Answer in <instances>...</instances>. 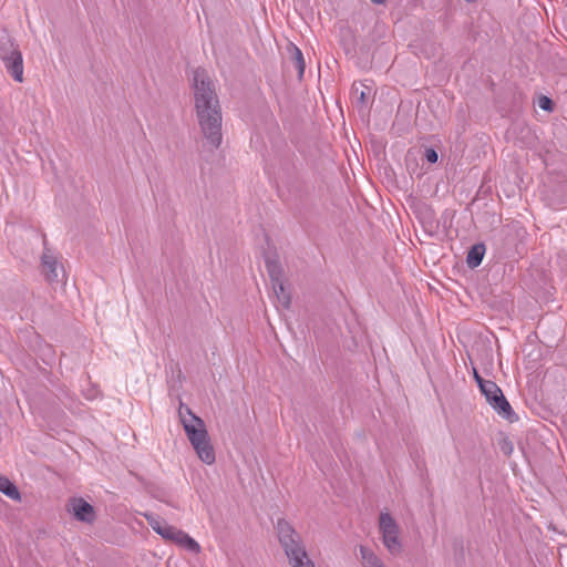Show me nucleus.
<instances>
[{"instance_id":"obj_9","label":"nucleus","mask_w":567,"mask_h":567,"mask_svg":"<svg viewBox=\"0 0 567 567\" xmlns=\"http://www.w3.org/2000/svg\"><path fill=\"white\" fill-rule=\"evenodd\" d=\"M7 72L17 81H23V58L21 51L11 53V56L2 60Z\"/></svg>"},{"instance_id":"obj_3","label":"nucleus","mask_w":567,"mask_h":567,"mask_svg":"<svg viewBox=\"0 0 567 567\" xmlns=\"http://www.w3.org/2000/svg\"><path fill=\"white\" fill-rule=\"evenodd\" d=\"M276 528L290 565L292 567H315V564L308 558L295 528L285 519H278Z\"/></svg>"},{"instance_id":"obj_2","label":"nucleus","mask_w":567,"mask_h":567,"mask_svg":"<svg viewBox=\"0 0 567 567\" xmlns=\"http://www.w3.org/2000/svg\"><path fill=\"white\" fill-rule=\"evenodd\" d=\"M181 422L198 457L206 464L215 462V451L210 444L209 435L204 421L198 416L187 419L181 411Z\"/></svg>"},{"instance_id":"obj_6","label":"nucleus","mask_w":567,"mask_h":567,"mask_svg":"<svg viewBox=\"0 0 567 567\" xmlns=\"http://www.w3.org/2000/svg\"><path fill=\"white\" fill-rule=\"evenodd\" d=\"M161 532H163L162 537L164 539L175 543V544L179 545L181 547H183L194 554H197L200 551L199 544L184 530L178 529L177 527L167 525V526L163 527V529Z\"/></svg>"},{"instance_id":"obj_10","label":"nucleus","mask_w":567,"mask_h":567,"mask_svg":"<svg viewBox=\"0 0 567 567\" xmlns=\"http://www.w3.org/2000/svg\"><path fill=\"white\" fill-rule=\"evenodd\" d=\"M287 51L290 54L291 63L293 64V66L296 68L297 72H298V78H299V80H301L303 78L305 68H306V63H305V59H303L302 52L293 43H289L287 45Z\"/></svg>"},{"instance_id":"obj_14","label":"nucleus","mask_w":567,"mask_h":567,"mask_svg":"<svg viewBox=\"0 0 567 567\" xmlns=\"http://www.w3.org/2000/svg\"><path fill=\"white\" fill-rule=\"evenodd\" d=\"M351 93L353 97L355 99V103L359 107H365L368 103V96L370 93V87L355 83L352 85Z\"/></svg>"},{"instance_id":"obj_18","label":"nucleus","mask_w":567,"mask_h":567,"mask_svg":"<svg viewBox=\"0 0 567 567\" xmlns=\"http://www.w3.org/2000/svg\"><path fill=\"white\" fill-rule=\"evenodd\" d=\"M145 517H146L148 524L151 525V527L153 528V530H155L158 535L162 536L163 532H161V530L163 529V527L167 526L168 524L165 522H161L157 517H155L152 514H145Z\"/></svg>"},{"instance_id":"obj_4","label":"nucleus","mask_w":567,"mask_h":567,"mask_svg":"<svg viewBox=\"0 0 567 567\" xmlns=\"http://www.w3.org/2000/svg\"><path fill=\"white\" fill-rule=\"evenodd\" d=\"M481 393L485 396L488 404L497 412L498 415L509 422H515L518 420V416L513 411L501 388L494 381L482 385Z\"/></svg>"},{"instance_id":"obj_17","label":"nucleus","mask_w":567,"mask_h":567,"mask_svg":"<svg viewBox=\"0 0 567 567\" xmlns=\"http://www.w3.org/2000/svg\"><path fill=\"white\" fill-rule=\"evenodd\" d=\"M266 268L269 274L271 284L282 280V268L280 262L277 259L267 258L266 259Z\"/></svg>"},{"instance_id":"obj_16","label":"nucleus","mask_w":567,"mask_h":567,"mask_svg":"<svg viewBox=\"0 0 567 567\" xmlns=\"http://www.w3.org/2000/svg\"><path fill=\"white\" fill-rule=\"evenodd\" d=\"M20 51L19 45L14 43L11 37L6 35L0 40V58L6 60L11 53Z\"/></svg>"},{"instance_id":"obj_20","label":"nucleus","mask_w":567,"mask_h":567,"mask_svg":"<svg viewBox=\"0 0 567 567\" xmlns=\"http://www.w3.org/2000/svg\"><path fill=\"white\" fill-rule=\"evenodd\" d=\"M424 157L430 164H435L439 159L437 152L432 147L425 150Z\"/></svg>"},{"instance_id":"obj_5","label":"nucleus","mask_w":567,"mask_h":567,"mask_svg":"<svg viewBox=\"0 0 567 567\" xmlns=\"http://www.w3.org/2000/svg\"><path fill=\"white\" fill-rule=\"evenodd\" d=\"M379 528L382 533V540L388 550L396 555L401 551L402 545L399 540V525L389 513H381L379 518Z\"/></svg>"},{"instance_id":"obj_8","label":"nucleus","mask_w":567,"mask_h":567,"mask_svg":"<svg viewBox=\"0 0 567 567\" xmlns=\"http://www.w3.org/2000/svg\"><path fill=\"white\" fill-rule=\"evenodd\" d=\"M42 272L45 280L50 284L59 282L64 270L62 266H59L56 258L45 249L41 257Z\"/></svg>"},{"instance_id":"obj_21","label":"nucleus","mask_w":567,"mask_h":567,"mask_svg":"<svg viewBox=\"0 0 567 567\" xmlns=\"http://www.w3.org/2000/svg\"><path fill=\"white\" fill-rule=\"evenodd\" d=\"M473 374H474V379L480 388V391L482 390V385L487 384L492 381V380H485L484 378H482L481 374L476 371V369H474Z\"/></svg>"},{"instance_id":"obj_22","label":"nucleus","mask_w":567,"mask_h":567,"mask_svg":"<svg viewBox=\"0 0 567 567\" xmlns=\"http://www.w3.org/2000/svg\"><path fill=\"white\" fill-rule=\"evenodd\" d=\"M182 409H183V415H186L187 419H192V416H196L187 405L181 403L179 409H178L179 417H181Z\"/></svg>"},{"instance_id":"obj_15","label":"nucleus","mask_w":567,"mask_h":567,"mask_svg":"<svg viewBox=\"0 0 567 567\" xmlns=\"http://www.w3.org/2000/svg\"><path fill=\"white\" fill-rule=\"evenodd\" d=\"M272 288L281 306L284 308H289L291 303V297L290 293L286 290L282 280L272 282Z\"/></svg>"},{"instance_id":"obj_19","label":"nucleus","mask_w":567,"mask_h":567,"mask_svg":"<svg viewBox=\"0 0 567 567\" xmlns=\"http://www.w3.org/2000/svg\"><path fill=\"white\" fill-rule=\"evenodd\" d=\"M538 105L542 110L547 111V112H551L555 106L553 100L546 95H542L539 97Z\"/></svg>"},{"instance_id":"obj_1","label":"nucleus","mask_w":567,"mask_h":567,"mask_svg":"<svg viewBox=\"0 0 567 567\" xmlns=\"http://www.w3.org/2000/svg\"><path fill=\"white\" fill-rule=\"evenodd\" d=\"M195 112L203 136L209 145L218 148L223 141V114L215 84L205 69L193 72Z\"/></svg>"},{"instance_id":"obj_23","label":"nucleus","mask_w":567,"mask_h":567,"mask_svg":"<svg viewBox=\"0 0 567 567\" xmlns=\"http://www.w3.org/2000/svg\"><path fill=\"white\" fill-rule=\"evenodd\" d=\"M501 450L505 455H509L513 451V445L509 441L504 440V442L501 444Z\"/></svg>"},{"instance_id":"obj_24","label":"nucleus","mask_w":567,"mask_h":567,"mask_svg":"<svg viewBox=\"0 0 567 567\" xmlns=\"http://www.w3.org/2000/svg\"><path fill=\"white\" fill-rule=\"evenodd\" d=\"M371 2H373L375 4H383L385 2V0H371Z\"/></svg>"},{"instance_id":"obj_12","label":"nucleus","mask_w":567,"mask_h":567,"mask_svg":"<svg viewBox=\"0 0 567 567\" xmlns=\"http://www.w3.org/2000/svg\"><path fill=\"white\" fill-rule=\"evenodd\" d=\"M363 567H385L382 560L368 547L360 546Z\"/></svg>"},{"instance_id":"obj_13","label":"nucleus","mask_w":567,"mask_h":567,"mask_svg":"<svg viewBox=\"0 0 567 567\" xmlns=\"http://www.w3.org/2000/svg\"><path fill=\"white\" fill-rule=\"evenodd\" d=\"M0 492L13 501L21 498L18 487L6 476H0Z\"/></svg>"},{"instance_id":"obj_7","label":"nucleus","mask_w":567,"mask_h":567,"mask_svg":"<svg viewBox=\"0 0 567 567\" xmlns=\"http://www.w3.org/2000/svg\"><path fill=\"white\" fill-rule=\"evenodd\" d=\"M66 509L79 522L92 524L96 519L94 507L82 497H71Z\"/></svg>"},{"instance_id":"obj_11","label":"nucleus","mask_w":567,"mask_h":567,"mask_svg":"<svg viewBox=\"0 0 567 567\" xmlns=\"http://www.w3.org/2000/svg\"><path fill=\"white\" fill-rule=\"evenodd\" d=\"M484 255L485 245L483 243L473 245L466 256L467 266L471 269L478 267L482 264Z\"/></svg>"}]
</instances>
